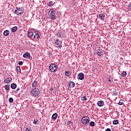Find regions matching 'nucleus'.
<instances>
[{"label": "nucleus", "instance_id": "nucleus-19", "mask_svg": "<svg viewBox=\"0 0 131 131\" xmlns=\"http://www.w3.org/2000/svg\"><path fill=\"white\" fill-rule=\"evenodd\" d=\"M17 29L18 27L17 26H14L11 29V32H16Z\"/></svg>", "mask_w": 131, "mask_h": 131}, {"label": "nucleus", "instance_id": "nucleus-43", "mask_svg": "<svg viewBox=\"0 0 131 131\" xmlns=\"http://www.w3.org/2000/svg\"><path fill=\"white\" fill-rule=\"evenodd\" d=\"M71 1H74V0H71Z\"/></svg>", "mask_w": 131, "mask_h": 131}, {"label": "nucleus", "instance_id": "nucleus-38", "mask_svg": "<svg viewBox=\"0 0 131 131\" xmlns=\"http://www.w3.org/2000/svg\"><path fill=\"white\" fill-rule=\"evenodd\" d=\"M108 82H110V83H111L112 82V80H111V78H108Z\"/></svg>", "mask_w": 131, "mask_h": 131}, {"label": "nucleus", "instance_id": "nucleus-11", "mask_svg": "<svg viewBox=\"0 0 131 131\" xmlns=\"http://www.w3.org/2000/svg\"><path fill=\"white\" fill-rule=\"evenodd\" d=\"M69 86L71 88H73L75 86V83L74 82H72L71 81L69 83Z\"/></svg>", "mask_w": 131, "mask_h": 131}, {"label": "nucleus", "instance_id": "nucleus-36", "mask_svg": "<svg viewBox=\"0 0 131 131\" xmlns=\"http://www.w3.org/2000/svg\"><path fill=\"white\" fill-rule=\"evenodd\" d=\"M128 9L131 10V3H130L128 5Z\"/></svg>", "mask_w": 131, "mask_h": 131}, {"label": "nucleus", "instance_id": "nucleus-14", "mask_svg": "<svg viewBox=\"0 0 131 131\" xmlns=\"http://www.w3.org/2000/svg\"><path fill=\"white\" fill-rule=\"evenodd\" d=\"M11 81H12L11 78H8L5 80L4 82L5 83L9 84V83H10Z\"/></svg>", "mask_w": 131, "mask_h": 131}, {"label": "nucleus", "instance_id": "nucleus-7", "mask_svg": "<svg viewBox=\"0 0 131 131\" xmlns=\"http://www.w3.org/2000/svg\"><path fill=\"white\" fill-rule=\"evenodd\" d=\"M78 78H79L80 80H83V79H84V74L83 73H79L78 75Z\"/></svg>", "mask_w": 131, "mask_h": 131}, {"label": "nucleus", "instance_id": "nucleus-40", "mask_svg": "<svg viewBox=\"0 0 131 131\" xmlns=\"http://www.w3.org/2000/svg\"><path fill=\"white\" fill-rule=\"evenodd\" d=\"M35 34H38V32L35 31Z\"/></svg>", "mask_w": 131, "mask_h": 131}, {"label": "nucleus", "instance_id": "nucleus-35", "mask_svg": "<svg viewBox=\"0 0 131 131\" xmlns=\"http://www.w3.org/2000/svg\"><path fill=\"white\" fill-rule=\"evenodd\" d=\"M18 65H23V61H19Z\"/></svg>", "mask_w": 131, "mask_h": 131}, {"label": "nucleus", "instance_id": "nucleus-9", "mask_svg": "<svg viewBox=\"0 0 131 131\" xmlns=\"http://www.w3.org/2000/svg\"><path fill=\"white\" fill-rule=\"evenodd\" d=\"M23 57L26 59H29V58H30V53L26 52L25 54H23Z\"/></svg>", "mask_w": 131, "mask_h": 131}, {"label": "nucleus", "instance_id": "nucleus-42", "mask_svg": "<svg viewBox=\"0 0 131 131\" xmlns=\"http://www.w3.org/2000/svg\"><path fill=\"white\" fill-rule=\"evenodd\" d=\"M59 37H61V35L59 36Z\"/></svg>", "mask_w": 131, "mask_h": 131}, {"label": "nucleus", "instance_id": "nucleus-41", "mask_svg": "<svg viewBox=\"0 0 131 131\" xmlns=\"http://www.w3.org/2000/svg\"><path fill=\"white\" fill-rule=\"evenodd\" d=\"M48 56H49V55H51L50 52H48Z\"/></svg>", "mask_w": 131, "mask_h": 131}, {"label": "nucleus", "instance_id": "nucleus-34", "mask_svg": "<svg viewBox=\"0 0 131 131\" xmlns=\"http://www.w3.org/2000/svg\"><path fill=\"white\" fill-rule=\"evenodd\" d=\"M37 122H38V120H36V119H34V121H33V124H37Z\"/></svg>", "mask_w": 131, "mask_h": 131}, {"label": "nucleus", "instance_id": "nucleus-29", "mask_svg": "<svg viewBox=\"0 0 131 131\" xmlns=\"http://www.w3.org/2000/svg\"><path fill=\"white\" fill-rule=\"evenodd\" d=\"M9 102H10V103H13V102H14V99L12 97L9 98Z\"/></svg>", "mask_w": 131, "mask_h": 131}, {"label": "nucleus", "instance_id": "nucleus-30", "mask_svg": "<svg viewBox=\"0 0 131 131\" xmlns=\"http://www.w3.org/2000/svg\"><path fill=\"white\" fill-rule=\"evenodd\" d=\"M90 125L91 126H95V122L92 121L90 123Z\"/></svg>", "mask_w": 131, "mask_h": 131}, {"label": "nucleus", "instance_id": "nucleus-4", "mask_svg": "<svg viewBox=\"0 0 131 131\" xmlns=\"http://www.w3.org/2000/svg\"><path fill=\"white\" fill-rule=\"evenodd\" d=\"M58 69V66L55 63H52L49 66V70L51 72H56Z\"/></svg>", "mask_w": 131, "mask_h": 131}, {"label": "nucleus", "instance_id": "nucleus-21", "mask_svg": "<svg viewBox=\"0 0 131 131\" xmlns=\"http://www.w3.org/2000/svg\"><path fill=\"white\" fill-rule=\"evenodd\" d=\"M24 131H32V129L30 127H25L24 128Z\"/></svg>", "mask_w": 131, "mask_h": 131}, {"label": "nucleus", "instance_id": "nucleus-18", "mask_svg": "<svg viewBox=\"0 0 131 131\" xmlns=\"http://www.w3.org/2000/svg\"><path fill=\"white\" fill-rule=\"evenodd\" d=\"M34 34L33 33V32L32 31H28V36L29 37H32V36H33V35Z\"/></svg>", "mask_w": 131, "mask_h": 131}, {"label": "nucleus", "instance_id": "nucleus-37", "mask_svg": "<svg viewBox=\"0 0 131 131\" xmlns=\"http://www.w3.org/2000/svg\"><path fill=\"white\" fill-rule=\"evenodd\" d=\"M70 124H71V122H70V121H68L67 122V125H70Z\"/></svg>", "mask_w": 131, "mask_h": 131}, {"label": "nucleus", "instance_id": "nucleus-27", "mask_svg": "<svg viewBox=\"0 0 131 131\" xmlns=\"http://www.w3.org/2000/svg\"><path fill=\"white\" fill-rule=\"evenodd\" d=\"M40 37V36L39 34H35L34 36V38H37V39H38V38H39Z\"/></svg>", "mask_w": 131, "mask_h": 131}, {"label": "nucleus", "instance_id": "nucleus-39", "mask_svg": "<svg viewBox=\"0 0 131 131\" xmlns=\"http://www.w3.org/2000/svg\"><path fill=\"white\" fill-rule=\"evenodd\" d=\"M105 131H111V129L107 128L105 129Z\"/></svg>", "mask_w": 131, "mask_h": 131}, {"label": "nucleus", "instance_id": "nucleus-20", "mask_svg": "<svg viewBox=\"0 0 131 131\" xmlns=\"http://www.w3.org/2000/svg\"><path fill=\"white\" fill-rule=\"evenodd\" d=\"M57 117H58V114L57 113H54L52 115V119H54L55 120V119H57Z\"/></svg>", "mask_w": 131, "mask_h": 131}, {"label": "nucleus", "instance_id": "nucleus-22", "mask_svg": "<svg viewBox=\"0 0 131 131\" xmlns=\"http://www.w3.org/2000/svg\"><path fill=\"white\" fill-rule=\"evenodd\" d=\"M4 88L6 91H10V85H5Z\"/></svg>", "mask_w": 131, "mask_h": 131}, {"label": "nucleus", "instance_id": "nucleus-16", "mask_svg": "<svg viewBox=\"0 0 131 131\" xmlns=\"http://www.w3.org/2000/svg\"><path fill=\"white\" fill-rule=\"evenodd\" d=\"M3 34L4 35V36H8V35H10V31L6 30H5L4 33Z\"/></svg>", "mask_w": 131, "mask_h": 131}, {"label": "nucleus", "instance_id": "nucleus-23", "mask_svg": "<svg viewBox=\"0 0 131 131\" xmlns=\"http://www.w3.org/2000/svg\"><path fill=\"white\" fill-rule=\"evenodd\" d=\"M70 72H69V71H66L65 72H64V75H65V76H69L70 75Z\"/></svg>", "mask_w": 131, "mask_h": 131}, {"label": "nucleus", "instance_id": "nucleus-32", "mask_svg": "<svg viewBox=\"0 0 131 131\" xmlns=\"http://www.w3.org/2000/svg\"><path fill=\"white\" fill-rule=\"evenodd\" d=\"M124 103L123 102H122V100H120L119 102H118V105H123Z\"/></svg>", "mask_w": 131, "mask_h": 131}, {"label": "nucleus", "instance_id": "nucleus-33", "mask_svg": "<svg viewBox=\"0 0 131 131\" xmlns=\"http://www.w3.org/2000/svg\"><path fill=\"white\" fill-rule=\"evenodd\" d=\"M19 91H20V88H17L16 90V91H15V93L17 94V93H18V92H19Z\"/></svg>", "mask_w": 131, "mask_h": 131}, {"label": "nucleus", "instance_id": "nucleus-6", "mask_svg": "<svg viewBox=\"0 0 131 131\" xmlns=\"http://www.w3.org/2000/svg\"><path fill=\"white\" fill-rule=\"evenodd\" d=\"M55 47L59 49H62V41L59 40L58 38H57L55 42Z\"/></svg>", "mask_w": 131, "mask_h": 131}, {"label": "nucleus", "instance_id": "nucleus-28", "mask_svg": "<svg viewBox=\"0 0 131 131\" xmlns=\"http://www.w3.org/2000/svg\"><path fill=\"white\" fill-rule=\"evenodd\" d=\"M88 100V99H86V97H85V96H83L81 97V101H86Z\"/></svg>", "mask_w": 131, "mask_h": 131}, {"label": "nucleus", "instance_id": "nucleus-8", "mask_svg": "<svg viewBox=\"0 0 131 131\" xmlns=\"http://www.w3.org/2000/svg\"><path fill=\"white\" fill-rule=\"evenodd\" d=\"M98 107H103L105 105V102L103 100H100L97 102Z\"/></svg>", "mask_w": 131, "mask_h": 131}, {"label": "nucleus", "instance_id": "nucleus-5", "mask_svg": "<svg viewBox=\"0 0 131 131\" xmlns=\"http://www.w3.org/2000/svg\"><path fill=\"white\" fill-rule=\"evenodd\" d=\"M31 94L33 97H37L39 95V90L37 88H35L31 91Z\"/></svg>", "mask_w": 131, "mask_h": 131}, {"label": "nucleus", "instance_id": "nucleus-13", "mask_svg": "<svg viewBox=\"0 0 131 131\" xmlns=\"http://www.w3.org/2000/svg\"><path fill=\"white\" fill-rule=\"evenodd\" d=\"M15 71H16L17 74H21V68L20 67L17 66Z\"/></svg>", "mask_w": 131, "mask_h": 131}, {"label": "nucleus", "instance_id": "nucleus-15", "mask_svg": "<svg viewBox=\"0 0 131 131\" xmlns=\"http://www.w3.org/2000/svg\"><path fill=\"white\" fill-rule=\"evenodd\" d=\"M38 85V83L37 81L35 80L32 83V88H35L36 86H37Z\"/></svg>", "mask_w": 131, "mask_h": 131}, {"label": "nucleus", "instance_id": "nucleus-17", "mask_svg": "<svg viewBox=\"0 0 131 131\" xmlns=\"http://www.w3.org/2000/svg\"><path fill=\"white\" fill-rule=\"evenodd\" d=\"M10 88L12 90H15L17 88V84L15 83H12L10 85Z\"/></svg>", "mask_w": 131, "mask_h": 131}, {"label": "nucleus", "instance_id": "nucleus-26", "mask_svg": "<svg viewBox=\"0 0 131 131\" xmlns=\"http://www.w3.org/2000/svg\"><path fill=\"white\" fill-rule=\"evenodd\" d=\"M113 124H115V125L118 124V123H119L118 120H114L113 122Z\"/></svg>", "mask_w": 131, "mask_h": 131}, {"label": "nucleus", "instance_id": "nucleus-1", "mask_svg": "<svg viewBox=\"0 0 131 131\" xmlns=\"http://www.w3.org/2000/svg\"><path fill=\"white\" fill-rule=\"evenodd\" d=\"M81 122L84 125L89 124V123H90V117L86 116H83L81 119Z\"/></svg>", "mask_w": 131, "mask_h": 131}, {"label": "nucleus", "instance_id": "nucleus-25", "mask_svg": "<svg viewBox=\"0 0 131 131\" xmlns=\"http://www.w3.org/2000/svg\"><path fill=\"white\" fill-rule=\"evenodd\" d=\"M48 5L49 7H52V6L54 5V3L52 1H50L48 3Z\"/></svg>", "mask_w": 131, "mask_h": 131}, {"label": "nucleus", "instance_id": "nucleus-12", "mask_svg": "<svg viewBox=\"0 0 131 131\" xmlns=\"http://www.w3.org/2000/svg\"><path fill=\"white\" fill-rule=\"evenodd\" d=\"M97 56H103V52L100 49H98L96 52Z\"/></svg>", "mask_w": 131, "mask_h": 131}, {"label": "nucleus", "instance_id": "nucleus-24", "mask_svg": "<svg viewBox=\"0 0 131 131\" xmlns=\"http://www.w3.org/2000/svg\"><path fill=\"white\" fill-rule=\"evenodd\" d=\"M126 75H127V73L126 71H123L122 73V76L124 77L125 76H126Z\"/></svg>", "mask_w": 131, "mask_h": 131}, {"label": "nucleus", "instance_id": "nucleus-3", "mask_svg": "<svg viewBox=\"0 0 131 131\" xmlns=\"http://www.w3.org/2000/svg\"><path fill=\"white\" fill-rule=\"evenodd\" d=\"M14 12L16 15H21L24 13V9L23 7H16Z\"/></svg>", "mask_w": 131, "mask_h": 131}, {"label": "nucleus", "instance_id": "nucleus-31", "mask_svg": "<svg viewBox=\"0 0 131 131\" xmlns=\"http://www.w3.org/2000/svg\"><path fill=\"white\" fill-rule=\"evenodd\" d=\"M118 94V93H117V92H114L112 93V95L113 96H117Z\"/></svg>", "mask_w": 131, "mask_h": 131}, {"label": "nucleus", "instance_id": "nucleus-2", "mask_svg": "<svg viewBox=\"0 0 131 131\" xmlns=\"http://www.w3.org/2000/svg\"><path fill=\"white\" fill-rule=\"evenodd\" d=\"M49 17L52 20L56 19V11L54 9H52L49 11Z\"/></svg>", "mask_w": 131, "mask_h": 131}, {"label": "nucleus", "instance_id": "nucleus-10", "mask_svg": "<svg viewBox=\"0 0 131 131\" xmlns=\"http://www.w3.org/2000/svg\"><path fill=\"white\" fill-rule=\"evenodd\" d=\"M97 17L99 19H101V20H104L105 19V14L101 13L98 15Z\"/></svg>", "mask_w": 131, "mask_h": 131}]
</instances>
